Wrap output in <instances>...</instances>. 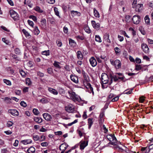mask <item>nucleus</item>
<instances>
[{"mask_svg": "<svg viewBox=\"0 0 153 153\" xmlns=\"http://www.w3.org/2000/svg\"><path fill=\"white\" fill-rule=\"evenodd\" d=\"M104 115V110L102 109H101L99 115V123L100 125V127L103 129L104 132L105 133H107L108 131V130L104 125H102L104 122V119L103 118Z\"/></svg>", "mask_w": 153, "mask_h": 153, "instance_id": "nucleus-1", "label": "nucleus"}, {"mask_svg": "<svg viewBox=\"0 0 153 153\" xmlns=\"http://www.w3.org/2000/svg\"><path fill=\"white\" fill-rule=\"evenodd\" d=\"M68 93L69 94L71 98L74 101L81 102L82 101L81 98L76 94L73 91H68Z\"/></svg>", "mask_w": 153, "mask_h": 153, "instance_id": "nucleus-2", "label": "nucleus"}, {"mask_svg": "<svg viewBox=\"0 0 153 153\" xmlns=\"http://www.w3.org/2000/svg\"><path fill=\"white\" fill-rule=\"evenodd\" d=\"M107 139L110 142L108 143V144H111L114 145L117 142V139L113 134H108L107 136Z\"/></svg>", "mask_w": 153, "mask_h": 153, "instance_id": "nucleus-3", "label": "nucleus"}, {"mask_svg": "<svg viewBox=\"0 0 153 153\" xmlns=\"http://www.w3.org/2000/svg\"><path fill=\"white\" fill-rule=\"evenodd\" d=\"M101 79L104 84H106L109 82V76L105 73H102L101 75Z\"/></svg>", "mask_w": 153, "mask_h": 153, "instance_id": "nucleus-4", "label": "nucleus"}, {"mask_svg": "<svg viewBox=\"0 0 153 153\" xmlns=\"http://www.w3.org/2000/svg\"><path fill=\"white\" fill-rule=\"evenodd\" d=\"M110 62L112 65L115 66L116 69H118L121 67V63L119 60L116 59L115 61L110 60Z\"/></svg>", "mask_w": 153, "mask_h": 153, "instance_id": "nucleus-5", "label": "nucleus"}, {"mask_svg": "<svg viewBox=\"0 0 153 153\" xmlns=\"http://www.w3.org/2000/svg\"><path fill=\"white\" fill-rule=\"evenodd\" d=\"M10 15L11 17L15 20L19 19V17L18 14L13 10H11L10 11Z\"/></svg>", "mask_w": 153, "mask_h": 153, "instance_id": "nucleus-6", "label": "nucleus"}, {"mask_svg": "<svg viewBox=\"0 0 153 153\" xmlns=\"http://www.w3.org/2000/svg\"><path fill=\"white\" fill-rule=\"evenodd\" d=\"M65 110L68 112L73 113L74 111V107L71 104H69L65 107Z\"/></svg>", "mask_w": 153, "mask_h": 153, "instance_id": "nucleus-7", "label": "nucleus"}, {"mask_svg": "<svg viewBox=\"0 0 153 153\" xmlns=\"http://www.w3.org/2000/svg\"><path fill=\"white\" fill-rule=\"evenodd\" d=\"M109 84L111 85L112 83L113 82V79H114V82H116L118 80V77L114 75L110 74H109Z\"/></svg>", "mask_w": 153, "mask_h": 153, "instance_id": "nucleus-8", "label": "nucleus"}, {"mask_svg": "<svg viewBox=\"0 0 153 153\" xmlns=\"http://www.w3.org/2000/svg\"><path fill=\"white\" fill-rule=\"evenodd\" d=\"M140 16L137 15H134L132 18L133 23L136 24H138L140 21Z\"/></svg>", "mask_w": 153, "mask_h": 153, "instance_id": "nucleus-9", "label": "nucleus"}, {"mask_svg": "<svg viewBox=\"0 0 153 153\" xmlns=\"http://www.w3.org/2000/svg\"><path fill=\"white\" fill-rule=\"evenodd\" d=\"M143 4H138L134 8L135 11L138 12H140L143 8Z\"/></svg>", "mask_w": 153, "mask_h": 153, "instance_id": "nucleus-10", "label": "nucleus"}, {"mask_svg": "<svg viewBox=\"0 0 153 153\" xmlns=\"http://www.w3.org/2000/svg\"><path fill=\"white\" fill-rule=\"evenodd\" d=\"M43 116L44 119L47 121H50L52 119L51 115L48 113H45L43 114Z\"/></svg>", "mask_w": 153, "mask_h": 153, "instance_id": "nucleus-11", "label": "nucleus"}, {"mask_svg": "<svg viewBox=\"0 0 153 153\" xmlns=\"http://www.w3.org/2000/svg\"><path fill=\"white\" fill-rule=\"evenodd\" d=\"M142 48L143 51L145 53H148L149 52V48L147 45L145 44H142Z\"/></svg>", "mask_w": 153, "mask_h": 153, "instance_id": "nucleus-12", "label": "nucleus"}, {"mask_svg": "<svg viewBox=\"0 0 153 153\" xmlns=\"http://www.w3.org/2000/svg\"><path fill=\"white\" fill-rule=\"evenodd\" d=\"M8 112L9 113L11 114L13 116H17L19 115V112L16 110H9Z\"/></svg>", "mask_w": 153, "mask_h": 153, "instance_id": "nucleus-13", "label": "nucleus"}, {"mask_svg": "<svg viewBox=\"0 0 153 153\" xmlns=\"http://www.w3.org/2000/svg\"><path fill=\"white\" fill-rule=\"evenodd\" d=\"M88 141H82L80 142V149L81 150L83 149L84 148L88 145Z\"/></svg>", "mask_w": 153, "mask_h": 153, "instance_id": "nucleus-14", "label": "nucleus"}, {"mask_svg": "<svg viewBox=\"0 0 153 153\" xmlns=\"http://www.w3.org/2000/svg\"><path fill=\"white\" fill-rule=\"evenodd\" d=\"M90 63L91 65L94 67L96 66V59L94 57H92L89 59Z\"/></svg>", "mask_w": 153, "mask_h": 153, "instance_id": "nucleus-15", "label": "nucleus"}, {"mask_svg": "<svg viewBox=\"0 0 153 153\" xmlns=\"http://www.w3.org/2000/svg\"><path fill=\"white\" fill-rule=\"evenodd\" d=\"M70 78L71 80L74 82L76 83H78V78L77 76L72 75L70 76Z\"/></svg>", "mask_w": 153, "mask_h": 153, "instance_id": "nucleus-16", "label": "nucleus"}, {"mask_svg": "<svg viewBox=\"0 0 153 153\" xmlns=\"http://www.w3.org/2000/svg\"><path fill=\"white\" fill-rule=\"evenodd\" d=\"M21 142L24 145H27L31 143L32 140L30 139H26L21 140Z\"/></svg>", "mask_w": 153, "mask_h": 153, "instance_id": "nucleus-17", "label": "nucleus"}, {"mask_svg": "<svg viewBox=\"0 0 153 153\" xmlns=\"http://www.w3.org/2000/svg\"><path fill=\"white\" fill-rule=\"evenodd\" d=\"M48 90L50 92L53 94L54 95H57L58 94V91L55 89L51 88H48Z\"/></svg>", "mask_w": 153, "mask_h": 153, "instance_id": "nucleus-18", "label": "nucleus"}, {"mask_svg": "<svg viewBox=\"0 0 153 153\" xmlns=\"http://www.w3.org/2000/svg\"><path fill=\"white\" fill-rule=\"evenodd\" d=\"M69 45L71 47H74L76 46V43L74 40L70 38L69 39Z\"/></svg>", "mask_w": 153, "mask_h": 153, "instance_id": "nucleus-19", "label": "nucleus"}, {"mask_svg": "<svg viewBox=\"0 0 153 153\" xmlns=\"http://www.w3.org/2000/svg\"><path fill=\"white\" fill-rule=\"evenodd\" d=\"M77 58L79 60H82L83 59V55L81 51H78L77 52Z\"/></svg>", "mask_w": 153, "mask_h": 153, "instance_id": "nucleus-20", "label": "nucleus"}, {"mask_svg": "<svg viewBox=\"0 0 153 153\" xmlns=\"http://www.w3.org/2000/svg\"><path fill=\"white\" fill-rule=\"evenodd\" d=\"M33 119L34 121L38 123H40L42 121V119L39 117H35Z\"/></svg>", "mask_w": 153, "mask_h": 153, "instance_id": "nucleus-21", "label": "nucleus"}, {"mask_svg": "<svg viewBox=\"0 0 153 153\" xmlns=\"http://www.w3.org/2000/svg\"><path fill=\"white\" fill-rule=\"evenodd\" d=\"M71 13L72 16H79L80 15V13L77 11L72 10L71 11Z\"/></svg>", "mask_w": 153, "mask_h": 153, "instance_id": "nucleus-22", "label": "nucleus"}, {"mask_svg": "<svg viewBox=\"0 0 153 153\" xmlns=\"http://www.w3.org/2000/svg\"><path fill=\"white\" fill-rule=\"evenodd\" d=\"M67 146H66L65 144L62 143L59 146V149L60 150H62L64 151V152L67 148Z\"/></svg>", "mask_w": 153, "mask_h": 153, "instance_id": "nucleus-23", "label": "nucleus"}, {"mask_svg": "<svg viewBox=\"0 0 153 153\" xmlns=\"http://www.w3.org/2000/svg\"><path fill=\"white\" fill-rule=\"evenodd\" d=\"M35 151V149L34 147L31 146L28 149L27 152L28 153H34Z\"/></svg>", "mask_w": 153, "mask_h": 153, "instance_id": "nucleus-24", "label": "nucleus"}, {"mask_svg": "<svg viewBox=\"0 0 153 153\" xmlns=\"http://www.w3.org/2000/svg\"><path fill=\"white\" fill-rule=\"evenodd\" d=\"M34 10L38 13H42L43 12V10L39 6H37L34 8Z\"/></svg>", "mask_w": 153, "mask_h": 153, "instance_id": "nucleus-25", "label": "nucleus"}, {"mask_svg": "<svg viewBox=\"0 0 153 153\" xmlns=\"http://www.w3.org/2000/svg\"><path fill=\"white\" fill-rule=\"evenodd\" d=\"M93 119L89 118L88 119V128H90L92 125L93 124Z\"/></svg>", "mask_w": 153, "mask_h": 153, "instance_id": "nucleus-26", "label": "nucleus"}, {"mask_svg": "<svg viewBox=\"0 0 153 153\" xmlns=\"http://www.w3.org/2000/svg\"><path fill=\"white\" fill-rule=\"evenodd\" d=\"M144 19L145 22L146 24L148 25H149L150 24V19L148 16L147 15L144 18Z\"/></svg>", "mask_w": 153, "mask_h": 153, "instance_id": "nucleus-27", "label": "nucleus"}, {"mask_svg": "<svg viewBox=\"0 0 153 153\" xmlns=\"http://www.w3.org/2000/svg\"><path fill=\"white\" fill-rule=\"evenodd\" d=\"M34 33L35 35H38L40 31L37 27H35L34 30Z\"/></svg>", "mask_w": 153, "mask_h": 153, "instance_id": "nucleus-28", "label": "nucleus"}, {"mask_svg": "<svg viewBox=\"0 0 153 153\" xmlns=\"http://www.w3.org/2000/svg\"><path fill=\"white\" fill-rule=\"evenodd\" d=\"M84 29L85 31L88 33H90L91 32V30L89 27L87 26H85L84 27Z\"/></svg>", "mask_w": 153, "mask_h": 153, "instance_id": "nucleus-29", "label": "nucleus"}, {"mask_svg": "<svg viewBox=\"0 0 153 153\" xmlns=\"http://www.w3.org/2000/svg\"><path fill=\"white\" fill-rule=\"evenodd\" d=\"M54 11L55 13V14L58 16L59 17V18H60V16L59 15V12L58 11V8L56 7H54Z\"/></svg>", "mask_w": 153, "mask_h": 153, "instance_id": "nucleus-30", "label": "nucleus"}, {"mask_svg": "<svg viewBox=\"0 0 153 153\" xmlns=\"http://www.w3.org/2000/svg\"><path fill=\"white\" fill-rule=\"evenodd\" d=\"M148 149V151H147V150L146 152L144 153H149L151 151H152L153 149V144L150 145L149 146Z\"/></svg>", "mask_w": 153, "mask_h": 153, "instance_id": "nucleus-31", "label": "nucleus"}, {"mask_svg": "<svg viewBox=\"0 0 153 153\" xmlns=\"http://www.w3.org/2000/svg\"><path fill=\"white\" fill-rule=\"evenodd\" d=\"M133 90V89H130L129 90H126L123 92V94H130L132 93Z\"/></svg>", "mask_w": 153, "mask_h": 153, "instance_id": "nucleus-32", "label": "nucleus"}, {"mask_svg": "<svg viewBox=\"0 0 153 153\" xmlns=\"http://www.w3.org/2000/svg\"><path fill=\"white\" fill-rule=\"evenodd\" d=\"M40 22L41 24L43 26H45L46 25V20L45 19L43 18L41 19Z\"/></svg>", "mask_w": 153, "mask_h": 153, "instance_id": "nucleus-33", "label": "nucleus"}, {"mask_svg": "<svg viewBox=\"0 0 153 153\" xmlns=\"http://www.w3.org/2000/svg\"><path fill=\"white\" fill-rule=\"evenodd\" d=\"M3 82L4 83H5L7 85L10 86L11 85V82L8 80H7L6 79H4Z\"/></svg>", "mask_w": 153, "mask_h": 153, "instance_id": "nucleus-34", "label": "nucleus"}, {"mask_svg": "<svg viewBox=\"0 0 153 153\" xmlns=\"http://www.w3.org/2000/svg\"><path fill=\"white\" fill-rule=\"evenodd\" d=\"M60 63L56 61H54V63H53L54 66L58 68H61L60 66H59V64Z\"/></svg>", "mask_w": 153, "mask_h": 153, "instance_id": "nucleus-35", "label": "nucleus"}, {"mask_svg": "<svg viewBox=\"0 0 153 153\" xmlns=\"http://www.w3.org/2000/svg\"><path fill=\"white\" fill-rule=\"evenodd\" d=\"M33 138L34 141H38L40 140V137L37 135H33Z\"/></svg>", "mask_w": 153, "mask_h": 153, "instance_id": "nucleus-36", "label": "nucleus"}, {"mask_svg": "<svg viewBox=\"0 0 153 153\" xmlns=\"http://www.w3.org/2000/svg\"><path fill=\"white\" fill-rule=\"evenodd\" d=\"M22 31L23 33L25 35L26 37H28L30 36L29 33L25 30L23 29L22 30Z\"/></svg>", "mask_w": 153, "mask_h": 153, "instance_id": "nucleus-37", "label": "nucleus"}, {"mask_svg": "<svg viewBox=\"0 0 153 153\" xmlns=\"http://www.w3.org/2000/svg\"><path fill=\"white\" fill-rule=\"evenodd\" d=\"M33 114L36 115H37L39 114V112L37 109L34 108L33 109Z\"/></svg>", "mask_w": 153, "mask_h": 153, "instance_id": "nucleus-38", "label": "nucleus"}, {"mask_svg": "<svg viewBox=\"0 0 153 153\" xmlns=\"http://www.w3.org/2000/svg\"><path fill=\"white\" fill-rule=\"evenodd\" d=\"M14 52L15 53L17 54H19L21 53L20 50L19 48H16L14 50Z\"/></svg>", "mask_w": 153, "mask_h": 153, "instance_id": "nucleus-39", "label": "nucleus"}, {"mask_svg": "<svg viewBox=\"0 0 153 153\" xmlns=\"http://www.w3.org/2000/svg\"><path fill=\"white\" fill-rule=\"evenodd\" d=\"M139 30L140 31V32H141L142 34H143V35H145V31H144L143 28L142 27H140L139 28Z\"/></svg>", "mask_w": 153, "mask_h": 153, "instance_id": "nucleus-40", "label": "nucleus"}, {"mask_svg": "<svg viewBox=\"0 0 153 153\" xmlns=\"http://www.w3.org/2000/svg\"><path fill=\"white\" fill-rule=\"evenodd\" d=\"M40 102L42 103H45L48 102V100L45 98H43L40 100Z\"/></svg>", "mask_w": 153, "mask_h": 153, "instance_id": "nucleus-41", "label": "nucleus"}, {"mask_svg": "<svg viewBox=\"0 0 153 153\" xmlns=\"http://www.w3.org/2000/svg\"><path fill=\"white\" fill-rule=\"evenodd\" d=\"M96 42H102L100 37L99 35H96Z\"/></svg>", "mask_w": 153, "mask_h": 153, "instance_id": "nucleus-42", "label": "nucleus"}, {"mask_svg": "<svg viewBox=\"0 0 153 153\" xmlns=\"http://www.w3.org/2000/svg\"><path fill=\"white\" fill-rule=\"evenodd\" d=\"M114 51L116 54H117L120 52V50L118 47H116L114 48Z\"/></svg>", "mask_w": 153, "mask_h": 153, "instance_id": "nucleus-43", "label": "nucleus"}, {"mask_svg": "<svg viewBox=\"0 0 153 153\" xmlns=\"http://www.w3.org/2000/svg\"><path fill=\"white\" fill-rule=\"evenodd\" d=\"M11 99L8 97H5L4 98V100L7 103H10V102Z\"/></svg>", "mask_w": 153, "mask_h": 153, "instance_id": "nucleus-44", "label": "nucleus"}, {"mask_svg": "<svg viewBox=\"0 0 153 153\" xmlns=\"http://www.w3.org/2000/svg\"><path fill=\"white\" fill-rule=\"evenodd\" d=\"M20 104L21 105V106L24 107H25L27 106V105L25 102L24 101H22L20 103Z\"/></svg>", "mask_w": 153, "mask_h": 153, "instance_id": "nucleus-45", "label": "nucleus"}, {"mask_svg": "<svg viewBox=\"0 0 153 153\" xmlns=\"http://www.w3.org/2000/svg\"><path fill=\"white\" fill-rule=\"evenodd\" d=\"M145 98V97H144L143 96H142L140 97L139 99L140 102L141 103L143 102Z\"/></svg>", "mask_w": 153, "mask_h": 153, "instance_id": "nucleus-46", "label": "nucleus"}, {"mask_svg": "<svg viewBox=\"0 0 153 153\" xmlns=\"http://www.w3.org/2000/svg\"><path fill=\"white\" fill-rule=\"evenodd\" d=\"M13 124V123L11 121H8L7 124V126L8 127H10Z\"/></svg>", "mask_w": 153, "mask_h": 153, "instance_id": "nucleus-47", "label": "nucleus"}, {"mask_svg": "<svg viewBox=\"0 0 153 153\" xmlns=\"http://www.w3.org/2000/svg\"><path fill=\"white\" fill-rule=\"evenodd\" d=\"M45 139V137L43 135H41L40 137L39 141L40 142H42L44 141Z\"/></svg>", "mask_w": 153, "mask_h": 153, "instance_id": "nucleus-48", "label": "nucleus"}, {"mask_svg": "<svg viewBox=\"0 0 153 153\" xmlns=\"http://www.w3.org/2000/svg\"><path fill=\"white\" fill-rule=\"evenodd\" d=\"M141 66L140 65H136V68L135 69L136 70H140L141 69Z\"/></svg>", "mask_w": 153, "mask_h": 153, "instance_id": "nucleus-49", "label": "nucleus"}, {"mask_svg": "<svg viewBox=\"0 0 153 153\" xmlns=\"http://www.w3.org/2000/svg\"><path fill=\"white\" fill-rule=\"evenodd\" d=\"M56 43L57 45L59 47H61L62 45V43L61 42L60 40H57L56 41Z\"/></svg>", "mask_w": 153, "mask_h": 153, "instance_id": "nucleus-50", "label": "nucleus"}, {"mask_svg": "<svg viewBox=\"0 0 153 153\" xmlns=\"http://www.w3.org/2000/svg\"><path fill=\"white\" fill-rule=\"evenodd\" d=\"M20 73L21 74V75H22V76L23 77H24L26 75V73L25 71H24L23 70H21L20 71Z\"/></svg>", "mask_w": 153, "mask_h": 153, "instance_id": "nucleus-51", "label": "nucleus"}, {"mask_svg": "<svg viewBox=\"0 0 153 153\" xmlns=\"http://www.w3.org/2000/svg\"><path fill=\"white\" fill-rule=\"evenodd\" d=\"M77 122H78V120H77V119L75 120L73 122H72L71 123H69L68 124L67 126H72L73 124L77 123Z\"/></svg>", "mask_w": 153, "mask_h": 153, "instance_id": "nucleus-52", "label": "nucleus"}, {"mask_svg": "<svg viewBox=\"0 0 153 153\" xmlns=\"http://www.w3.org/2000/svg\"><path fill=\"white\" fill-rule=\"evenodd\" d=\"M2 41L7 45H8L10 43V42L4 38H2Z\"/></svg>", "mask_w": 153, "mask_h": 153, "instance_id": "nucleus-53", "label": "nucleus"}, {"mask_svg": "<svg viewBox=\"0 0 153 153\" xmlns=\"http://www.w3.org/2000/svg\"><path fill=\"white\" fill-rule=\"evenodd\" d=\"M29 18L32 19L35 22L37 21L36 17L34 16L31 15L29 16Z\"/></svg>", "mask_w": 153, "mask_h": 153, "instance_id": "nucleus-54", "label": "nucleus"}, {"mask_svg": "<svg viewBox=\"0 0 153 153\" xmlns=\"http://www.w3.org/2000/svg\"><path fill=\"white\" fill-rule=\"evenodd\" d=\"M48 144L47 142H44L41 143V145L42 147L47 146Z\"/></svg>", "mask_w": 153, "mask_h": 153, "instance_id": "nucleus-55", "label": "nucleus"}, {"mask_svg": "<svg viewBox=\"0 0 153 153\" xmlns=\"http://www.w3.org/2000/svg\"><path fill=\"white\" fill-rule=\"evenodd\" d=\"M27 22H28V24L30 25V26H31L32 27H33V25H34V23L32 21L28 20L27 21Z\"/></svg>", "mask_w": 153, "mask_h": 153, "instance_id": "nucleus-56", "label": "nucleus"}, {"mask_svg": "<svg viewBox=\"0 0 153 153\" xmlns=\"http://www.w3.org/2000/svg\"><path fill=\"white\" fill-rule=\"evenodd\" d=\"M42 54L45 55H48L49 54V52L48 51H44L42 52Z\"/></svg>", "mask_w": 153, "mask_h": 153, "instance_id": "nucleus-57", "label": "nucleus"}, {"mask_svg": "<svg viewBox=\"0 0 153 153\" xmlns=\"http://www.w3.org/2000/svg\"><path fill=\"white\" fill-rule=\"evenodd\" d=\"M26 83L27 84L30 85L31 84V81L30 79L29 78H27L26 79Z\"/></svg>", "mask_w": 153, "mask_h": 153, "instance_id": "nucleus-58", "label": "nucleus"}, {"mask_svg": "<svg viewBox=\"0 0 153 153\" xmlns=\"http://www.w3.org/2000/svg\"><path fill=\"white\" fill-rule=\"evenodd\" d=\"M37 74L38 76L41 77H42L44 76V74L40 71L38 72Z\"/></svg>", "mask_w": 153, "mask_h": 153, "instance_id": "nucleus-59", "label": "nucleus"}, {"mask_svg": "<svg viewBox=\"0 0 153 153\" xmlns=\"http://www.w3.org/2000/svg\"><path fill=\"white\" fill-rule=\"evenodd\" d=\"M119 96H117V97H115L112 99L111 101L114 102L117 101L119 99Z\"/></svg>", "mask_w": 153, "mask_h": 153, "instance_id": "nucleus-60", "label": "nucleus"}, {"mask_svg": "<svg viewBox=\"0 0 153 153\" xmlns=\"http://www.w3.org/2000/svg\"><path fill=\"white\" fill-rule=\"evenodd\" d=\"M47 2L50 4H53L55 3V0H47Z\"/></svg>", "mask_w": 153, "mask_h": 153, "instance_id": "nucleus-61", "label": "nucleus"}, {"mask_svg": "<svg viewBox=\"0 0 153 153\" xmlns=\"http://www.w3.org/2000/svg\"><path fill=\"white\" fill-rule=\"evenodd\" d=\"M137 1L136 0L134 1L132 4V7L133 8H134L137 5Z\"/></svg>", "mask_w": 153, "mask_h": 153, "instance_id": "nucleus-62", "label": "nucleus"}, {"mask_svg": "<svg viewBox=\"0 0 153 153\" xmlns=\"http://www.w3.org/2000/svg\"><path fill=\"white\" fill-rule=\"evenodd\" d=\"M15 93L16 95H20L21 94V91L19 90H16L15 91Z\"/></svg>", "mask_w": 153, "mask_h": 153, "instance_id": "nucleus-63", "label": "nucleus"}, {"mask_svg": "<svg viewBox=\"0 0 153 153\" xmlns=\"http://www.w3.org/2000/svg\"><path fill=\"white\" fill-rule=\"evenodd\" d=\"M19 143V141L18 140H15L14 143L13 144V145L15 147H17Z\"/></svg>", "mask_w": 153, "mask_h": 153, "instance_id": "nucleus-64", "label": "nucleus"}]
</instances>
